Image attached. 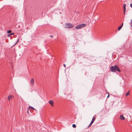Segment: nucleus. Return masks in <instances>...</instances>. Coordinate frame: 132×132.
<instances>
[{
	"instance_id": "12",
	"label": "nucleus",
	"mask_w": 132,
	"mask_h": 132,
	"mask_svg": "<svg viewBox=\"0 0 132 132\" xmlns=\"http://www.w3.org/2000/svg\"><path fill=\"white\" fill-rule=\"evenodd\" d=\"M129 91H128V92H127V93H126V96H127L128 95H129Z\"/></svg>"
},
{
	"instance_id": "16",
	"label": "nucleus",
	"mask_w": 132,
	"mask_h": 132,
	"mask_svg": "<svg viewBox=\"0 0 132 132\" xmlns=\"http://www.w3.org/2000/svg\"><path fill=\"white\" fill-rule=\"evenodd\" d=\"M123 10H124L123 14H124V15H125V12H126V9H123Z\"/></svg>"
},
{
	"instance_id": "17",
	"label": "nucleus",
	"mask_w": 132,
	"mask_h": 132,
	"mask_svg": "<svg viewBox=\"0 0 132 132\" xmlns=\"http://www.w3.org/2000/svg\"><path fill=\"white\" fill-rule=\"evenodd\" d=\"M92 124H93L91 122H90V124H89V126H88V127H89Z\"/></svg>"
},
{
	"instance_id": "20",
	"label": "nucleus",
	"mask_w": 132,
	"mask_h": 132,
	"mask_svg": "<svg viewBox=\"0 0 132 132\" xmlns=\"http://www.w3.org/2000/svg\"><path fill=\"white\" fill-rule=\"evenodd\" d=\"M131 24H132V20H131ZM131 26H132V25H131Z\"/></svg>"
},
{
	"instance_id": "18",
	"label": "nucleus",
	"mask_w": 132,
	"mask_h": 132,
	"mask_svg": "<svg viewBox=\"0 0 132 132\" xmlns=\"http://www.w3.org/2000/svg\"><path fill=\"white\" fill-rule=\"evenodd\" d=\"M130 6L132 8V4H130Z\"/></svg>"
},
{
	"instance_id": "6",
	"label": "nucleus",
	"mask_w": 132,
	"mask_h": 132,
	"mask_svg": "<svg viewBox=\"0 0 132 132\" xmlns=\"http://www.w3.org/2000/svg\"><path fill=\"white\" fill-rule=\"evenodd\" d=\"M13 96L12 95H9L8 96L7 98V99L9 101L10 100V99L11 98H13Z\"/></svg>"
},
{
	"instance_id": "15",
	"label": "nucleus",
	"mask_w": 132,
	"mask_h": 132,
	"mask_svg": "<svg viewBox=\"0 0 132 132\" xmlns=\"http://www.w3.org/2000/svg\"><path fill=\"white\" fill-rule=\"evenodd\" d=\"M11 32V30H9L7 31V32L8 33H10Z\"/></svg>"
},
{
	"instance_id": "9",
	"label": "nucleus",
	"mask_w": 132,
	"mask_h": 132,
	"mask_svg": "<svg viewBox=\"0 0 132 132\" xmlns=\"http://www.w3.org/2000/svg\"><path fill=\"white\" fill-rule=\"evenodd\" d=\"M122 27V26H120L119 27V28H118V31H119L121 29V28Z\"/></svg>"
},
{
	"instance_id": "14",
	"label": "nucleus",
	"mask_w": 132,
	"mask_h": 132,
	"mask_svg": "<svg viewBox=\"0 0 132 132\" xmlns=\"http://www.w3.org/2000/svg\"><path fill=\"white\" fill-rule=\"evenodd\" d=\"M29 109H34V108L33 107L31 106H29Z\"/></svg>"
},
{
	"instance_id": "3",
	"label": "nucleus",
	"mask_w": 132,
	"mask_h": 132,
	"mask_svg": "<svg viewBox=\"0 0 132 132\" xmlns=\"http://www.w3.org/2000/svg\"><path fill=\"white\" fill-rule=\"evenodd\" d=\"M65 28H72L73 27V25L70 23H67L65 24Z\"/></svg>"
},
{
	"instance_id": "22",
	"label": "nucleus",
	"mask_w": 132,
	"mask_h": 132,
	"mask_svg": "<svg viewBox=\"0 0 132 132\" xmlns=\"http://www.w3.org/2000/svg\"><path fill=\"white\" fill-rule=\"evenodd\" d=\"M108 94V96L107 97V98H108V97L109 96V94Z\"/></svg>"
},
{
	"instance_id": "23",
	"label": "nucleus",
	"mask_w": 132,
	"mask_h": 132,
	"mask_svg": "<svg viewBox=\"0 0 132 132\" xmlns=\"http://www.w3.org/2000/svg\"><path fill=\"white\" fill-rule=\"evenodd\" d=\"M123 25V23H122V24L121 26H122V27Z\"/></svg>"
},
{
	"instance_id": "8",
	"label": "nucleus",
	"mask_w": 132,
	"mask_h": 132,
	"mask_svg": "<svg viewBox=\"0 0 132 132\" xmlns=\"http://www.w3.org/2000/svg\"><path fill=\"white\" fill-rule=\"evenodd\" d=\"M49 102L52 106H53V101L50 100L49 101Z\"/></svg>"
},
{
	"instance_id": "1",
	"label": "nucleus",
	"mask_w": 132,
	"mask_h": 132,
	"mask_svg": "<svg viewBox=\"0 0 132 132\" xmlns=\"http://www.w3.org/2000/svg\"><path fill=\"white\" fill-rule=\"evenodd\" d=\"M110 69L111 71L112 72H116V71L119 72H121L118 67L117 65H115L114 66H111L110 67Z\"/></svg>"
},
{
	"instance_id": "7",
	"label": "nucleus",
	"mask_w": 132,
	"mask_h": 132,
	"mask_svg": "<svg viewBox=\"0 0 132 132\" xmlns=\"http://www.w3.org/2000/svg\"><path fill=\"white\" fill-rule=\"evenodd\" d=\"M120 118L122 120H124L125 119V117H123V115H120Z\"/></svg>"
},
{
	"instance_id": "10",
	"label": "nucleus",
	"mask_w": 132,
	"mask_h": 132,
	"mask_svg": "<svg viewBox=\"0 0 132 132\" xmlns=\"http://www.w3.org/2000/svg\"><path fill=\"white\" fill-rule=\"evenodd\" d=\"M14 34V33H12L9 34L7 36L8 37H9L10 36L12 35H13Z\"/></svg>"
},
{
	"instance_id": "5",
	"label": "nucleus",
	"mask_w": 132,
	"mask_h": 132,
	"mask_svg": "<svg viewBox=\"0 0 132 132\" xmlns=\"http://www.w3.org/2000/svg\"><path fill=\"white\" fill-rule=\"evenodd\" d=\"M95 117H96V115H95V116H94V117H93V118H92V120L91 121V122H91L92 123H93L94 122V121L95 120V119H96V117H95Z\"/></svg>"
},
{
	"instance_id": "11",
	"label": "nucleus",
	"mask_w": 132,
	"mask_h": 132,
	"mask_svg": "<svg viewBox=\"0 0 132 132\" xmlns=\"http://www.w3.org/2000/svg\"><path fill=\"white\" fill-rule=\"evenodd\" d=\"M126 4H124L123 5V9H126Z\"/></svg>"
},
{
	"instance_id": "4",
	"label": "nucleus",
	"mask_w": 132,
	"mask_h": 132,
	"mask_svg": "<svg viewBox=\"0 0 132 132\" xmlns=\"http://www.w3.org/2000/svg\"><path fill=\"white\" fill-rule=\"evenodd\" d=\"M30 85L31 86H33L34 84V79L33 78H31L30 82Z\"/></svg>"
},
{
	"instance_id": "2",
	"label": "nucleus",
	"mask_w": 132,
	"mask_h": 132,
	"mask_svg": "<svg viewBox=\"0 0 132 132\" xmlns=\"http://www.w3.org/2000/svg\"><path fill=\"white\" fill-rule=\"evenodd\" d=\"M86 24H85L82 23L79 24L76 27V28L77 29H79L81 28L85 27Z\"/></svg>"
},
{
	"instance_id": "21",
	"label": "nucleus",
	"mask_w": 132,
	"mask_h": 132,
	"mask_svg": "<svg viewBox=\"0 0 132 132\" xmlns=\"http://www.w3.org/2000/svg\"><path fill=\"white\" fill-rule=\"evenodd\" d=\"M50 37L53 38V36L52 35H51L50 36Z\"/></svg>"
},
{
	"instance_id": "13",
	"label": "nucleus",
	"mask_w": 132,
	"mask_h": 132,
	"mask_svg": "<svg viewBox=\"0 0 132 132\" xmlns=\"http://www.w3.org/2000/svg\"><path fill=\"white\" fill-rule=\"evenodd\" d=\"M72 126L73 128H75L76 127V126L75 124H73Z\"/></svg>"
},
{
	"instance_id": "19",
	"label": "nucleus",
	"mask_w": 132,
	"mask_h": 132,
	"mask_svg": "<svg viewBox=\"0 0 132 132\" xmlns=\"http://www.w3.org/2000/svg\"><path fill=\"white\" fill-rule=\"evenodd\" d=\"M64 67H66V65L65 64H64Z\"/></svg>"
}]
</instances>
